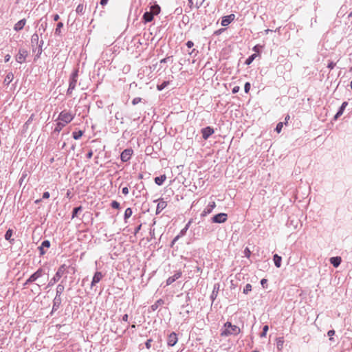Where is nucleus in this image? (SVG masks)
I'll return each instance as SVG.
<instances>
[{
  "mask_svg": "<svg viewBox=\"0 0 352 352\" xmlns=\"http://www.w3.org/2000/svg\"><path fill=\"white\" fill-rule=\"evenodd\" d=\"M40 250V254L41 255H43L45 254L44 248H43L41 245L38 248Z\"/></svg>",
  "mask_w": 352,
  "mask_h": 352,
  "instance_id": "13d9d810",
  "label": "nucleus"
},
{
  "mask_svg": "<svg viewBox=\"0 0 352 352\" xmlns=\"http://www.w3.org/2000/svg\"><path fill=\"white\" fill-rule=\"evenodd\" d=\"M83 135V131L79 130L78 131H74L72 133V136L75 140H79Z\"/></svg>",
  "mask_w": 352,
  "mask_h": 352,
  "instance_id": "a878e982",
  "label": "nucleus"
},
{
  "mask_svg": "<svg viewBox=\"0 0 352 352\" xmlns=\"http://www.w3.org/2000/svg\"><path fill=\"white\" fill-rule=\"evenodd\" d=\"M81 210H82V206H79V207H76V208H74L73 212H72V219H74L76 217H77L78 212Z\"/></svg>",
  "mask_w": 352,
  "mask_h": 352,
  "instance_id": "2f4dec72",
  "label": "nucleus"
},
{
  "mask_svg": "<svg viewBox=\"0 0 352 352\" xmlns=\"http://www.w3.org/2000/svg\"><path fill=\"white\" fill-rule=\"evenodd\" d=\"M180 237V235H177L176 236L174 239L173 240L172 243H171V247H173L174 245V244L176 243V241L179 239Z\"/></svg>",
  "mask_w": 352,
  "mask_h": 352,
  "instance_id": "09e8293b",
  "label": "nucleus"
},
{
  "mask_svg": "<svg viewBox=\"0 0 352 352\" xmlns=\"http://www.w3.org/2000/svg\"><path fill=\"white\" fill-rule=\"evenodd\" d=\"M347 105H348V103H347L346 102H344L342 104V105H341V107H340V108L339 111L337 112V113H336V116H335V119H336H336H338V118L341 115H342V113H343V112H344V109L346 108V107Z\"/></svg>",
  "mask_w": 352,
  "mask_h": 352,
  "instance_id": "6ab92c4d",
  "label": "nucleus"
},
{
  "mask_svg": "<svg viewBox=\"0 0 352 352\" xmlns=\"http://www.w3.org/2000/svg\"><path fill=\"white\" fill-rule=\"evenodd\" d=\"M178 338L177 336L175 333H171L168 338V345L170 346H173L177 342Z\"/></svg>",
  "mask_w": 352,
  "mask_h": 352,
  "instance_id": "f8f14e48",
  "label": "nucleus"
},
{
  "mask_svg": "<svg viewBox=\"0 0 352 352\" xmlns=\"http://www.w3.org/2000/svg\"><path fill=\"white\" fill-rule=\"evenodd\" d=\"M169 85V81H164L161 85H157V89L159 91H161L164 89L165 87H166Z\"/></svg>",
  "mask_w": 352,
  "mask_h": 352,
  "instance_id": "cd10ccee",
  "label": "nucleus"
},
{
  "mask_svg": "<svg viewBox=\"0 0 352 352\" xmlns=\"http://www.w3.org/2000/svg\"><path fill=\"white\" fill-rule=\"evenodd\" d=\"M65 271V265H61L57 270L55 276L50 280L49 285H53L54 283L58 282L60 278L63 276Z\"/></svg>",
  "mask_w": 352,
  "mask_h": 352,
  "instance_id": "7ed1b4c3",
  "label": "nucleus"
},
{
  "mask_svg": "<svg viewBox=\"0 0 352 352\" xmlns=\"http://www.w3.org/2000/svg\"><path fill=\"white\" fill-rule=\"evenodd\" d=\"M28 55V51L23 48H21L19 50V52L15 56L16 60L19 63H23L25 62Z\"/></svg>",
  "mask_w": 352,
  "mask_h": 352,
  "instance_id": "20e7f679",
  "label": "nucleus"
},
{
  "mask_svg": "<svg viewBox=\"0 0 352 352\" xmlns=\"http://www.w3.org/2000/svg\"><path fill=\"white\" fill-rule=\"evenodd\" d=\"M43 248H50V243L49 241L47 240H45L44 241L42 242L41 245Z\"/></svg>",
  "mask_w": 352,
  "mask_h": 352,
  "instance_id": "e433bc0d",
  "label": "nucleus"
},
{
  "mask_svg": "<svg viewBox=\"0 0 352 352\" xmlns=\"http://www.w3.org/2000/svg\"><path fill=\"white\" fill-rule=\"evenodd\" d=\"M167 206V203L165 201H160L157 206L156 213L159 214Z\"/></svg>",
  "mask_w": 352,
  "mask_h": 352,
  "instance_id": "dca6fc26",
  "label": "nucleus"
},
{
  "mask_svg": "<svg viewBox=\"0 0 352 352\" xmlns=\"http://www.w3.org/2000/svg\"><path fill=\"white\" fill-rule=\"evenodd\" d=\"M154 15L149 11L146 12L143 15V19L145 22H151L153 19Z\"/></svg>",
  "mask_w": 352,
  "mask_h": 352,
  "instance_id": "4be33fe9",
  "label": "nucleus"
},
{
  "mask_svg": "<svg viewBox=\"0 0 352 352\" xmlns=\"http://www.w3.org/2000/svg\"><path fill=\"white\" fill-rule=\"evenodd\" d=\"M160 7L157 4H155L150 8V12L153 15H157L160 12Z\"/></svg>",
  "mask_w": 352,
  "mask_h": 352,
  "instance_id": "412c9836",
  "label": "nucleus"
},
{
  "mask_svg": "<svg viewBox=\"0 0 352 352\" xmlns=\"http://www.w3.org/2000/svg\"><path fill=\"white\" fill-rule=\"evenodd\" d=\"M189 3H190V6L192 7V3H193L192 0H189Z\"/></svg>",
  "mask_w": 352,
  "mask_h": 352,
  "instance_id": "338daca9",
  "label": "nucleus"
},
{
  "mask_svg": "<svg viewBox=\"0 0 352 352\" xmlns=\"http://www.w3.org/2000/svg\"><path fill=\"white\" fill-rule=\"evenodd\" d=\"M281 261L282 258L281 256H278V254H274V264L277 267H280L281 265Z\"/></svg>",
  "mask_w": 352,
  "mask_h": 352,
  "instance_id": "393cba45",
  "label": "nucleus"
},
{
  "mask_svg": "<svg viewBox=\"0 0 352 352\" xmlns=\"http://www.w3.org/2000/svg\"><path fill=\"white\" fill-rule=\"evenodd\" d=\"M241 332V329L236 325L232 324L231 322H227L224 324L223 329L221 331V336H228L230 335H237Z\"/></svg>",
  "mask_w": 352,
  "mask_h": 352,
  "instance_id": "f257e3e1",
  "label": "nucleus"
},
{
  "mask_svg": "<svg viewBox=\"0 0 352 352\" xmlns=\"http://www.w3.org/2000/svg\"><path fill=\"white\" fill-rule=\"evenodd\" d=\"M283 126V122L278 123V124L276 125V131L278 133H280V131H282Z\"/></svg>",
  "mask_w": 352,
  "mask_h": 352,
  "instance_id": "c9c22d12",
  "label": "nucleus"
},
{
  "mask_svg": "<svg viewBox=\"0 0 352 352\" xmlns=\"http://www.w3.org/2000/svg\"><path fill=\"white\" fill-rule=\"evenodd\" d=\"M64 126H62L61 122L59 121L57 123L56 127L55 128V131L59 132Z\"/></svg>",
  "mask_w": 352,
  "mask_h": 352,
  "instance_id": "a19ab883",
  "label": "nucleus"
},
{
  "mask_svg": "<svg viewBox=\"0 0 352 352\" xmlns=\"http://www.w3.org/2000/svg\"><path fill=\"white\" fill-rule=\"evenodd\" d=\"M26 23V20L25 19L20 20L18 21L14 26V29L15 31H19L22 30Z\"/></svg>",
  "mask_w": 352,
  "mask_h": 352,
  "instance_id": "2eb2a0df",
  "label": "nucleus"
},
{
  "mask_svg": "<svg viewBox=\"0 0 352 352\" xmlns=\"http://www.w3.org/2000/svg\"><path fill=\"white\" fill-rule=\"evenodd\" d=\"M235 18L234 14H231L228 16H225L222 18L221 24L222 26H227Z\"/></svg>",
  "mask_w": 352,
  "mask_h": 352,
  "instance_id": "9b49d317",
  "label": "nucleus"
},
{
  "mask_svg": "<svg viewBox=\"0 0 352 352\" xmlns=\"http://www.w3.org/2000/svg\"><path fill=\"white\" fill-rule=\"evenodd\" d=\"M122 192L124 195H126L129 194V188L127 187H124L122 188Z\"/></svg>",
  "mask_w": 352,
  "mask_h": 352,
  "instance_id": "8fccbe9b",
  "label": "nucleus"
},
{
  "mask_svg": "<svg viewBox=\"0 0 352 352\" xmlns=\"http://www.w3.org/2000/svg\"><path fill=\"white\" fill-rule=\"evenodd\" d=\"M152 341H153V340H152L151 339H148V340L146 341V344H145L146 349H151V342H152Z\"/></svg>",
  "mask_w": 352,
  "mask_h": 352,
  "instance_id": "c03bdc74",
  "label": "nucleus"
},
{
  "mask_svg": "<svg viewBox=\"0 0 352 352\" xmlns=\"http://www.w3.org/2000/svg\"><path fill=\"white\" fill-rule=\"evenodd\" d=\"M13 78L14 74L12 72H9L4 79V83L9 85L12 81Z\"/></svg>",
  "mask_w": 352,
  "mask_h": 352,
  "instance_id": "b1692460",
  "label": "nucleus"
},
{
  "mask_svg": "<svg viewBox=\"0 0 352 352\" xmlns=\"http://www.w3.org/2000/svg\"><path fill=\"white\" fill-rule=\"evenodd\" d=\"M59 18H60V17H59V15H58V14H55V15L54 16V20L55 21H57L59 19Z\"/></svg>",
  "mask_w": 352,
  "mask_h": 352,
  "instance_id": "680f3d73",
  "label": "nucleus"
},
{
  "mask_svg": "<svg viewBox=\"0 0 352 352\" xmlns=\"http://www.w3.org/2000/svg\"><path fill=\"white\" fill-rule=\"evenodd\" d=\"M186 232V230H184V228L181 231V234L183 235L185 234V232Z\"/></svg>",
  "mask_w": 352,
  "mask_h": 352,
  "instance_id": "69168bd1",
  "label": "nucleus"
},
{
  "mask_svg": "<svg viewBox=\"0 0 352 352\" xmlns=\"http://www.w3.org/2000/svg\"><path fill=\"white\" fill-rule=\"evenodd\" d=\"M239 89H240V87L239 86H235L232 89V93L236 94L239 91Z\"/></svg>",
  "mask_w": 352,
  "mask_h": 352,
  "instance_id": "3c124183",
  "label": "nucleus"
},
{
  "mask_svg": "<svg viewBox=\"0 0 352 352\" xmlns=\"http://www.w3.org/2000/svg\"><path fill=\"white\" fill-rule=\"evenodd\" d=\"M93 156V151H90L89 152H88V153L87 154V157L88 159H91Z\"/></svg>",
  "mask_w": 352,
  "mask_h": 352,
  "instance_id": "5fc2aeb1",
  "label": "nucleus"
},
{
  "mask_svg": "<svg viewBox=\"0 0 352 352\" xmlns=\"http://www.w3.org/2000/svg\"><path fill=\"white\" fill-rule=\"evenodd\" d=\"M206 0H197L196 3V8H199Z\"/></svg>",
  "mask_w": 352,
  "mask_h": 352,
  "instance_id": "a18cd8bd",
  "label": "nucleus"
},
{
  "mask_svg": "<svg viewBox=\"0 0 352 352\" xmlns=\"http://www.w3.org/2000/svg\"><path fill=\"white\" fill-rule=\"evenodd\" d=\"M251 291H252V285L248 283L244 287L243 292L245 294H248Z\"/></svg>",
  "mask_w": 352,
  "mask_h": 352,
  "instance_id": "473e14b6",
  "label": "nucleus"
},
{
  "mask_svg": "<svg viewBox=\"0 0 352 352\" xmlns=\"http://www.w3.org/2000/svg\"><path fill=\"white\" fill-rule=\"evenodd\" d=\"M111 205V207L115 209H118L120 208V204L116 201H113Z\"/></svg>",
  "mask_w": 352,
  "mask_h": 352,
  "instance_id": "4c0bfd02",
  "label": "nucleus"
},
{
  "mask_svg": "<svg viewBox=\"0 0 352 352\" xmlns=\"http://www.w3.org/2000/svg\"><path fill=\"white\" fill-rule=\"evenodd\" d=\"M244 254H245L246 257H248V258L250 257L251 252H250V249L248 248H246L245 249Z\"/></svg>",
  "mask_w": 352,
  "mask_h": 352,
  "instance_id": "37998d69",
  "label": "nucleus"
},
{
  "mask_svg": "<svg viewBox=\"0 0 352 352\" xmlns=\"http://www.w3.org/2000/svg\"><path fill=\"white\" fill-rule=\"evenodd\" d=\"M132 210L131 208H128L125 210V212H124V219H129V217H131L132 215Z\"/></svg>",
  "mask_w": 352,
  "mask_h": 352,
  "instance_id": "7c9ffc66",
  "label": "nucleus"
},
{
  "mask_svg": "<svg viewBox=\"0 0 352 352\" xmlns=\"http://www.w3.org/2000/svg\"><path fill=\"white\" fill-rule=\"evenodd\" d=\"M191 221H189L188 223L186 226V227L184 228V230H187L188 229V227H189V225L190 224Z\"/></svg>",
  "mask_w": 352,
  "mask_h": 352,
  "instance_id": "e2e57ef3",
  "label": "nucleus"
},
{
  "mask_svg": "<svg viewBox=\"0 0 352 352\" xmlns=\"http://www.w3.org/2000/svg\"><path fill=\"white\" fill-rule=\"evenodd\" d=\"M336 66V63H334L333 62H330L329 64H328V66L327 67L330 69H333Z\"/></svg>",
  "mask_w": 352,
  "mask_h": 352,
  "instance_id": "49530a36",
  "label": "nucleus"
},
{
  "mask_svg": "<svg viewBox=\"0 0 352 352\" xmlns=\"http://www.w3.org/2000/svg\"><path fill=\"white\" fill-rule=\"evenodd\" d=\"M186 45L188 48H191L192 47H193L194 45V43L192 41H188L187 43H186Z\"/></svg>",
  "mask_w": 352,
  "mask_h": 352,
  "instance_id": "603ef678",
  "label": "nucleus"
},
{
  "mask_svg": "<svg viewBox=\"0 0 352 352\" xmlns=\"http://www.w3.org/2000/svg\"><path fill=\"white\" fill-rule=\"evenodd\" d=\"M268 329H269L268 326L265 325L263 328V332L261 333V337H265Z\"/></svg>",
  "mask_w": 352,
  "mask_h": 352,
  "instance_id": "f704fd0d",
  "label": "nucleus"
},
{
  "mask_svg": "<svg viewBox=\"0 0 352 352\" xmlns=\"http://www.w3.org/2000/svg\"><path fill=\"white\" fill-rule=\"evenodd\" d=\"M166 177L165 175H162L160 177H157L155 178V182L156 184L160 186L163 184V182L166 180Z\"/></svg>",
  "mask_w": 352,
  "mask_h": 352,
  "instance_id": "5701e85b",
  "label": "nucleus"
},
{
  "mask_svg": "<svg viewBox=\"0 0 352 352\" xmlns=\"http://www.w3.org/2000/svg\"><path fill=\"white\" fill-rule=\"evenodd\" d=\"M63 27V23L62 22H59L57 23L56 28L55 29V34L57 35L60 34V30Z\"/></svg>",
  "mask_w": 352,
  "mask_h": 352,
  "instance_id": "c85d7f7f",
  "label": "nucleus"
},
{
  "mask_svg": "<svg viewBox=\"0 0 352 352\" xmlns=\"http://www.w3.org/2000/svg\"><path fill=\"white\" fill-rule=\"evenodd\" d=\"M76 83H77V73L75 72L72 74V76L71 77L69 87L67 89V94H71L72 93L73 90L76 87Z\"/></svg>",
  "mask_w": 352,
  "mask_h": 352,
  "instance_id": "423d86ee",
  "label": "nucleus"
},
{
  "mask_svg": "<svg viewBox=\"0 0 352 352\" xmlns=\"http://www.w3.org/2000/svg\"><path fill=\"white\" fill-rule=\"evenodd\" d=\"M13 231L11 229H8L5 234V239L8 241H11V237L12 236ZM12 241H14V239H12Z\"/></svg>",
  "mask_w": 352,
  "mask_h": 352,
  "instance_id": "bb28decb",
  "label": "nucleus"
},
{
  "mask_svg": "<svg viewBox=\"0 0 352 352\" xmlns=\"http://www.w3.org/2000/svg\"><path fill=\"white\" fill-rule=\"evenodd\" d=\"M341 258L339 257V256H336V257H331L330 258V262L335 267H337L339 266V265L341 263Z\"/></svg>",
  "mask_w": 352,
  "mask_h": 352,
  "instance_id": "a211bd4d",
  "label": "nucleus"
},
{
  "mask_svg": "<svg viewBox=\"0 0 352 352\" xmlns=\"http://www.w3.org/2000/svg\"><path fill=\"white\" fill-rule=\"evenodd\" d=\"M182 276V272L181 271H177L175 273V274L169 278H168V279L166 280V285H171L172 283H173L176 280H177L178 278H179L180 277Z\"/></svg>",
  "mask_w": 352,
  "mask_h": 352,
  "instance_id": "ddd939ff",
  "label": "nucleus"
},
{
  "mask_svg": "<svg viewBox=\"0 0 352 352\" xmlns=\"http://www.w3.org/2000/svg\"><path fill=\"white\" fill-rule=\"evenodd\" d=\"M43 274V270L38 269L36 272L30 276V277L26 280L25 285H28L30 283L35 281L37 278L41 277Z\"/></svg>",
  "mask_w": 352,
  "mask_h": 352,
  "instance_id": "0eeeda50",
  "label": "nucleus"
},
{
  "mask_svg": "<svg viewBox=\"0 0 352 352\" xmlns=\"http://www.w3.org/2000/svg\"><path fill=\"white\" fill-rule=\"evenodd\" d=\"M256 56V55L255 54L251 55L249 58H248L245 60V64L246 65H250L252 63V62L254 60V59L255 58V57Z\"/></svg>",
  "mask_w": 352,
  "mask_h": 352,
  "instance_id": "72a5a7b5",
  "label": "nucleus"
},
{
  "mask_svg": "<svg viewBox=\"0 0 352 352\" xmlns=\"http://www.w3.org/2000/svg\"><path fill=\"white\" fill-rule=\"evenodd\" d=\"M11 58V56L10 54H7L5 56V62H8Z\"/></svg>",
  "mask_w": 352,
  "mask_h": 352,
  "instance_id": "4d7b16f0",
  "label": "nucleus"
},
{
  "mask_svg": "<svg viewBox=\"0 0 352 352\" xmlns=\"http://www.w3.org/2000/svg\"><path fill=\"white\" fill-rule=\"evenodd\" d=\"M276 347H277L278 351H282L283 349L284 342H285L283 337L277 338L276 339Z\"/></svg>",
  "mask_w": 352,
  "mask_h": 352,
  "instance_id": "f3484780",
  "label": "nucleus"
},
{
  "mask_svg": "<svg viewBox=\"0 0 352 352\" xmlns=\"http://www.w3.org/2000/svg\"><path fill=\"white\" fill-rule=\"evenodd\" d=\"M327 335L330 337V340H331V337L335 335V331L329 330L327 333Z\"/></svg>",
  "mask_w": 352,
  "mask_h": 352,
  "instance_id": "de8ad7c7",
  "label": "nucleus"
},
{
  "mask_svg": "<svg viewBox=\"0 0 352 352\" xmlns=\"http://www.w3.org/2000/svg\"><path fill=\"white\" fill-rule=\"evenodd\" d=\"M228 219V215L226 213H219L212 217V222L217 223H224Z\"/></svg>",
  "mask_w": 352,
  "mask_h": 352,
  "instance_id": "39448f33",
  "label": "nucleus"
},
{
  "mask_svg": "<svg viewBox=\"0 0 352 352\" xmlns=\"http://www.w3.org/2000/svg\"><path fill=\"white\" fill-rule=\"evenodd\" d=\"M108 1L109 0H100V4L104 6L107 5V3H108Z\"/></svg>",
  "mask_w": 352,
  "mask_h": 352,
  "instance_id": "bf43d9fd",
  "label": "nucleus"
},
{
  "mask_svg": "<svg viewBox=\"0 0 352 352\" xmlns=\"http://www.w3.org/2000/svg\"><path fill=\"white\" fill-rule=\"evenodd\" d=\"M202 138L207 140L212 134L214 133V129L210 126H207L201 130Z\"/></svg>",
  "mask_w": 352,
  "mask_h": 352,
  "instance_id": "9d476101",
  "label": "nucleus"
},
{
  "mask_svg": "<svg viewBox=\"0 0 352 352\" xmlns=\"http://www.w3.org/2000/svg\"><path fill=\"white\" fill-rule=\"evenodd\" d=\"M164 304V301L162 299L157 300L154 304L151 306V309L152 311H155L159 307L163 305Z\"/></svg>",
  "mask_w": 352,
  "mask_h": 352,
  "instance_id": "aec40b11",
  "label": "nucleus"
},
{
  "mask_svg": "<svg viewBox=\"0 0 352 352\" xmlns=\"http://www.w3.org/2000/svg\"><path fill=\"white\" fill-rule=\"evenodd\" d=\"M84 7L82 4H79L76 8V12L82 13Z\"/></svg>",
  "mask_w": 352,
  "mask_h": 352,
  "instance_id": "58836bf2",
  "label": "nucleus"
},
{
  "mask_svg": "<svg viewBox=\"0 0 352 352\" xmlns=\"http://www.w3.org/2000/svg\"><path fill=\"white\" fill-rule=\"evenodd\" d=\"M74 118V115L65 110L60 113L58 119L61 122L62 126H65L66 124L71 122Z\"/></svg>",
  "mask_w": 352,
  "mask_h": 352,
  "instance_id": "f03ea898",
  "label": "nucleus"
},
{
  "mask_svg": "<svg viewBox=\"0 0 352 352\" xmlns=\"http://www.w3.org/2000/svg\"><path fill=\"white\" fill-rule=\"evenodd\" d=\"M267 279H265V278H263V279L261 280V285H262L263 286H264V285H265V284H266V283H267Z\"/></svg>",
  "mask_w": 352,
  "mask_h": 352,
  "instance_id": "052dcab7",
  "label": "nucleus"
},
{
  "mask_svg": "<svg viewBox=\"0 0 352 352\" xmlns=\"http://www.w3.org/2000/svg\"><path fill=\"white\" fill-rule=\"evenodd\" d=\"M289 115H287V116L285 117V124H287V121H288V120H289Z\"/></svg>",
  "mask_w": 352,
  "mask_h": 352,
  "instance_id": "0e129e2a",
  "label": "nucleus"
},
{
  "mask_svg": "<svg viewBox=\"0 0 352 352\" xmlns=\"http://www.w3.org/2000/svg\"><path fill=\"white\" fill-rule=\"evenodd\" d=\"M133 153V151L131 149H125L124 150L120 155L121 160L122 162H127L130 160L131 155Z\"/></svg>",
  "mask_w": 352,
  "mask_h": 352,
  "instance_id": "1a4fd4ad",
  "label": "nucleus"
},
{
  "mask_svg": "<svg viewBox=\"0 0 352 352\" xmlns=\"http://www.w3.org/2000/svg\"><path fill=\"white\" fill-rule=\"evenodd\" d=\"M141 100H142V98H140V97L135 98L133 100V101H132V104H133V105H135V104H137L140 103V102H141Z\"/></svg>",
  "mask_w": 352,
  "mask_h": 352,
  "instance_id": "ea45409f",
  "label": "nucleus"
},
{
  "mask_svg": "<svg viewBox=\"0 0 352 352\" xmlns=\"http://www.w3.org/2000/svg\"><path fill=\"white\" fill-rule=\"evenodd\" d=\"M128 318H129L128 314H124L122 316V320L124 321V322H127L128 321Z\"/></svg>",
  "mask_w": 352,
  "mask_h": 352,
  "instance_id": "6e6d98bb",
  "label": "nucleus"
},
{
  "mask_svg": "<svg viewBox=\"0 0 352 352\" xmlns=\"http://www.w3.org/2000/svg\"><path fill=\"white\" fill-rule=\"evenodd\" d=\"M250 82H246L245 84V86H244V89H245V93H248L250 89Z\"/></svg>",
  "mask_w": 352,
  "mask_h": 352,
  "instance_id": "79ce46f5",
  "label": "nucleus"
},
{
  "mask_svg": "<svg viewBox=\"0 0 352 352\" xmlns=\"http://www.w3.org/2000/svg\"><path fill=\"white\" fill-rule=\"evenodd\" d=\"M103 278V274L100 272H96L94 274V276L93 277L92 281H91V287L94 286L96 284L99 283L101 279Z\"/></svg>",
  "mask_w": 352,
  "mask_h": 352,
  "instance_id": "4468645a",
  "label": "nucleus"
},
{
  "mask_svg": "<svg viewBox=\"0 0 352 352\" xmlns=\"http://www.w3.org/2000/svg\"><path fill=\"white\" fill-rule=\"evenodd\" d=\"M166 60V58H164V59L161 60V63H165Z\"/></svg>",
  "mask_w": 352,
  "mask_h": 352,
  "instance_id": "774afa93",
  "label": "nucleus"
},
{
  "mask_svg": "<svg viewBox=\"0 0 352 352\" xmlns=\"http://www.w3.org/2000/svg\"><path fill=\"white\" fill-rule=\"evenodd\" d=\"M216 207V203L214 201L210 202L206 208L202 211L201 217H206L208 214L211 213L212 210Z\"/></svg>",
  "mask_w": 352,
  "mask_h": 352,
  "instance_id": "6e6552de",
  "label": "nucleus"
},
{
  "mask_svg": "<svg viewBox=\"0 0 352 352\" xmlns=\"http://www.w3.org/2000/svg\"><path fill=\"white\" fill-rule=\"evenodd\" d=\"M50 197V193L48 192H45L43 195V199H48Z\"/></svg>",
  "mask_w": 352,
  "mask_h": 352,
  "instance_id": "864d4df0",
  "label": "nucleus"
},
{
  "mask_svg": "<svg viewBox=\"0 0 352 352\" xmlns=\"http://www.w3.org/2000/svg\"><path fill=\"white\" fill-rule=\"evenodd\" d=\"M64 289V286L61 284H59L56 287V295L60 296L63 292Z\"/></svg>",
  "mask_w": 352,
  "mask_h": 352,
  "instance_id": "c756f323",
  "label": "nucleus"
}]
</instances>
